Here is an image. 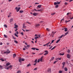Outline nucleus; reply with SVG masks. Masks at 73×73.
<instances>
[{
  "instance_id": "nucleus-19",
  "label": "nucleus",
  "mask_w": 73,
  "mask_h": 73,
  "mask_svg": "<svg viewBox=\"0 0 73 73\" xmlns=\"http://www.w3.org/2000/svg\"><path fill=\"white\" fill-rule=\"evenodd\" d=\"M3 66H1L0 65V69H3Z\"/></svg>"
},
{
  "instance_id": "nucleus-55",
  "label": "nucleus",
  "mask_w": 73,
  "mask_h": 73,
  "mask_svg": "<svg viewBox=\"0 0 73 73\" xmlns=\"http://www.w3.org/2000/svg\"><path fill=\"white\" fill-rule=\"evenodd\" d=\"M40 60L39 59H38V61H37V62H40Z\"/></svg>"
},
{
  "instance_id": "nucleus-58",
  "label": "nucleus",
  "mask_w": 73,
  "mask_h": 73,
  "mask_svg": "<svg viewBox=\"0 0 73 73\" xmlns=\"http://www.w3.org/2000/svg\"><path fill=\"white\" fill-rule=\"evenodd\" d=\"M38 36L40 38V37H41V35L40 34H38Z\"/></svg>"
},
{
  "instance_id": "nucleus-10",
  "label": "nucleus",
  "mask_w": 73,
  "mask_h": 73,
  "mask_svg": "<svg viewBox=\"0 0 73 73\" xmlns=\"http://www.w3.org/2000/svg\"><path fill=\"white\" fill-rule=\"evenodd\" d=\"M22 61V60L21 59V58H20L19 59V62H20V63H21V62Z\"/></svg>"
},
{
  "instance_id": "nucleus-28",
  "label": "nucleus",
  "mask_w": 73,
  "mask_h": 73,
  "mask_svg": "<svg viewBox=\"0 0 73 73\" xmlns=\"http://www.w3.org/2000/svg\"><path fill=\"white\" fill-rule=\"evenodd\" d=\"M47 31H48V32H49V31H50V29H49L48 28H47L46 29Z\"/></svg>"
},
{
  "instance_id": "nucleus-34",
  "label": "nucleus",
  "mask_w": 73,
  "mask_h": 73,
  "mask_svg": "<svg viewBox=\"0 0 73 73\" xmlns=\"http://www.w3.org/2000/svg\"><path fill=\"white\" fill-rule=\"evenodd\" d=\"M48 54V52H47L45 53L44 54V56H45L46 55V54Z\"/></svg>"
},
{
  "instance_id": "nucleus-62",
  "label": "nucleus",
  "mask_w": 73,
  "mask_h": 73,
  "mask_svg": "<svg viewBox=\"0 0 73 73\" xmlns=\"http://www.w3.org/2000/svg\"><path fill=\"white\" fill-rule=\"evenodd\" d=\"M64 4L65 5H67V4H68V3H66V2H65L64 3Z\"/></svg>"
},
{
  "instance_id": "nucleus-61",
  "label": "nucleus",
  "mask_w": 73,
  "mask_h": 73,
  "mask_svg": "<svg viewBox=\"0 0 73 73\" xmlns=\"http://www.w3.org/2000/svg\"><path fill=\"white\" fill-rule=\"evenodd\" d=\"M37 68H35L34 69V70H37Z\"/></svg>"
},
{
  "instance_id": "nucleus-30",
  "label": "nucleus",
  "mask_w": 73,
  "mask_h": 73,
  "mask_svg": "<svg viewBox=\"0 0 73 73\" xmlns=\"http://www.w3.org/2000/svg\"><path fill=\"white\" fill-rule=\"evenodd\" d=\"M38 37H38V36L35 37L34 38H35V39H36H36L37 38H38Z\"/></svg>"
},
{
  "instance_id": "nucleus-53",
  "label": "nucleus",
  "mask_w": 73,
  "mask_h": 73,
  "mask_svg": "<svg viewBox=\"0 0 73 73\" xmlns=\"http://www.w3.org/2000/svg\"><path fill=\"white\" fill-rule=\"evenodd\" d=\"M15 34H17V35H18V34H19V32H18V31H17L16 32V33Z\"/></svg>"
},
{
  "instance_id": "nucleus-13",
  "label": "nucleus",
  "mask_w": 73,
  "mask_h": 73,
  "mask_svg": "<svg viewBox=\"0 0 73 73\" xmlns=\"http://www.w3.org/2000/svg\"><path fill=\"white\" fill-rule=\"evenodd\" d=\"M34 62V63H37V59H36L35 60V61Z\"/></svg>"
},
{
  "instance_id": "nucleus-15",
  "label": "nucleus",
  "mask_w": 73,
  "mask_h": 73,
  "mask_svg": "<svg viewBox=\"0 0 73 73\" xmlns=\"http://www.w3.org/2000/svg\"><path fill=\"white\" fill-rule=\"evenodd\" d=\"M60 40H61V39H59L58 40H57V41H56V43H58V42H59V41H60Z\"/></svg>"
},
{
  "instance_id": "nucleus-2",
  "label": "nucleus",
  "mask_w": 73,
  "mask_h": 73,
  "mask_svg": "<svg viewBox=\"0 0 73 73\" xmlns=\"http://www.w3.org/2000/svg\"><path fill=\"white\" fill-rule=\"evenodd\" d=\"M21 9V8L20 7H19L18 8L17 7H16L15 8V9L16 10L17 12H19V11H20V9Z\"/></svg>"
},
{
  "instance_id": "nucleus-56",
  "label": "nucleus",
  "mask_w": 73,
  "mask_h": 73,
  "mask_svg": "<svg viewBox=\"0 0 73 73\" xmlns=\"http://www.w3.org/2000/svg\"><path fill=\"white\" fill-rule=\"evenodd\" d=\"M17 72H18V73H21V71H20V70H18V71H17Z\"/></svg>"
},
{
  "instance_id": "nucleus-64",
  "label": "nucleus",
  "mask_w": 73,
  "mask_h": 73,
  "mask_svg": "<svg viewBox=\"0 0 73 73\" xmlns=\"http://www.w3.org/2000/svg\"><path fill=\"white\" fill-rule=\"evenodd\" d=\"M36 64H37V63H34L33 64V65H35H35H36Z\"/></svg>"
},
{
  "instance_id": "nucleus-1",
  "label": "nucleus",
  "mask_w": 73,
  "mask_h": 73,
  "mask_svg": "<svg viewBox=\"0 0 73 73\" xmlns=\"http://www.w3.org/2000/svg\"><path fill=\"white\" fill-rule=\"evenodd\" d=\"M11 53V51H6L5 52H4V51H2L1 52V54H4V53Z\"/></svg>"
},
{
  "instance_id": "nucleus-20",
  "label": "nucleus",
  "mask_w": 73,
  "mask_h": 73,
  "mask_svg": "<svg viewBox=\"0 0 73 73\" xmlns=\"http://www.w3.org/2000/svg\"><path fill=\"white\" fill-rule=\"evenodd\" d=\"M63 36H64V35H62L61 36H60L59 37L60 38H62Z\"/></svg>"
},
{
  "instance_id": "nucleus-9",
  "label": "nucleus",
  "mask_w": 73,
  "mask_h": 73,
  "mask_svg": "<svg viewBox=\"0 0 73 73\" xmlns=\"http://www.w3.org/2000/svg\"><path fill=\"white\" fill-rule=\"evenodd\" d=\"M69 33V31H67V32L65 33V35H64V36H65L66 35H68V33Z\"/></svg>"
},
{
  "instance_id": "nucleus-44",
  "label": "nucleus",
  "mask_w": 73,
  "mask_h": 73,
  "mask_svg": "<svg viewBox=\"0 0 73 73\" xmlns=\"http://www.w3.org/2000/svg\"><path fill=\"white\" fill-rule=\"evenodd\" d=\"M15 35L16 37H18V35H16V34H15Z\"/></svg>"
},
{
  "instance_id": "nucleus-36",
  "label": "nucleus",
  "mask_w": 73,
  "mask_h": 73,
  "mask_svg": "<svg viewBox=\"0 0 73 73\" xmlns=\"http://www.w3.org/2000/svg\"><path fill=\"white\" fill-rule=\"evenodd\" d=\"M4 36L5 38H7V36L5 35H4Z\"/></svg>"
},
{
  "instance_id": "nucleus-6",
  "label": "nucleus",
  "mask_w": 73,
  "mask_h": 73,
  "mask_svg": "<svg viewBox=\"0 0 73 73\" xmlns=\"http://www.w3.org/2000/svg\"><path fill=\"white\" fill-rule=\"evenodd\" d=\"M47 72L48 73H50V72H51V69L50 68L48 69L47 70Z\"/></svg>"
},
{
  "instance_id": "nucleus-49",
  "label": "nucleus",
  "mask_w": 73,
  "mask_h": 73,
  "mask_svg": "<svg viewBox=\"0 0 73 73\" xmlns=\"http://www.w3.org/2000/svg\"><path fill=\"white\" fill-rule=\"evenodd\" d=\"M67 52H68V53H70V50H68L67 51Z\"/></svg>"
},
{
  "instance_id": "nucleus-7",
  "label": "nucleus",
  "mask_w": 73,
  "mask_h": 73,
  "mask_svg": "<svg viewBox=\"0 0 73 73\" xmlns=\"http://www.w3.org/2000/svg\"><path fill=\"white\" fill-rule=\"evenodd\" d=\"M42 58H43V56H42L40 59H39L40 62L42 61Z\"/></svg>"
},
{
  "instance_id": "nucleus-33",
  "label": "nucleus",
  "mask_w": 73,
  "mask_h": 73,
  "mask_svg": "<svg viewBox=\"0 0 73 73\" xmlns=\"http://www.w3.org/2000/svg\"><path fill=\"white\" fill-rule=\"evenodd\" d=\"M65 62H64L62 63V65H63L65 66Z\"/></svg>"
},
{
  "instance_id": "nucleus-37",
  "label": "nucleus",
  "mask_w": 73,
  "mask_h": 73,
  "mask_svg": "<svg viewBox=\"0 0 73 73\" xmlns=\"http://www.w3.org/2000/svg\"><path fill=\"white\" fill-rule=\"evenodd\" d=\"M71 13H67V15H69V14H71Z\"/></svg>"
},
{
  "instance_id": "nucleus-27",
  "label": "nucleus",
  "mask_w": 73,
  "mask_h": 73,
  "mask_svg": "<svg viewBox=\"0 0 73 73\" xmlns=\"http://www.w3.org/2000/svg\"><path fill=\"white\" fill-rule=\"evenodd\" d=\"M14 42H15L16 43V44H18V42H17V41L16 40H14Z\"/></svg>"
},
{
  "instance_id": "nucleus-14",
  "label": "nucleus",
  "mask_w": 73,
  "mask_h": 73,
  "mask_svg": "<svg viewBox=\"0 0 73 73\" xmlns=\"http://www.w3.org/2000/svg\"><path fill=\"white\" fill-rule=\"evenodd\" d=\"M37 7L39 8H40L41 7V5H39L37 6Z\"/></svg>"
},
{
  "instance_id": "nucleus-46",
  "label": "nucleus",
  "mask_w": 73,
  "mask_h": 73,
  "mask_svg": "<svg viewBox=\"0 0 73 73\" xmlns=\"http://www.w3.org/2000/svg\"><path fill=\"white\" fill-rule=\"evenodd\" d=\"M57 4H60V2H58V1H57Z\"/></svg>"
},
{
  "instance_id": "nucleus-57",
  "label": "nucleus",
  "mask_w": 73,
  "mask_h": 73,
  "mask_svg": "<svg viewBox=\"0 0 73 73\" xmlns=\"http://www.w3.org/2000/svg\"><path fill=\"white\" fill-rule=\"evenodd\" d=\"M63 21H64V19H62L60 21V23H61V22H62V21H63Z\"/></svg>"
},
{
  "instance_id": "nucleus-12",
  "label": "nucleus",
  "mask_w": 73,
  "mask_h": 73,
  "mask_svg": "<svg viewBox=\"0 0 73 73\" xmlns=\"http://www.w3.org/2000/svg\"><path fill=\"white\" fill-rule=\"evenodd\" d=\"M13 58H15V57H16V55L15 54H13Z\"/></svg>"
},
{
  "instance_id": "nucleus-31",
  "label": "nucleus",
  "mask_w": 73,
  "mask_h": 73,
  "mask_svg": "<svg viewBox=\"0 0 73 73\" xmlns=\"http://www.w3.org/2000/svg\"><path fill=\"white\" fill-rule=\"evenodd\" d=\"M54 57H52L51 59V61H52L53 60H54Z\"/></svg>"
},
{
  "instance_id": "nucleus-54",
  "label": "nucleus",
  "mask_w": 73,
  "mask_h": 73,
  "mask_svg": "<svg viewBox=\"0 0 73 73\" xmlns=\"http://www.w3.org/2000/svg\"><path fill=\"white\" fill-rule=\"evenodd\" d=\"M27 48H29L30 47V45H27Z\"/></svg>"
},
{
  "instance_id": "nucleus-35",
  "label": "nucleus",
  "mask_w": 73,
  "mask_h": 73,
  "mask_svg": "<svg viewBox=\"0 0 73 73\" xmlns=\"http://www.w3.org/2000/svg\"><path fill=\"white\" fill-rule=\"evenodd\" d=\"M55 14H56V13H52L51 14V15H52V16H53V15H55Z\"/></svg>"
},
{
  "instance_id": "nucleus-16",
  "label": "nucleus",
  "mask_w": 73,
  "mask_h": 73,
  "mask_svg": "<svg viewBox=\"0 0 73 73\" xmlns=\"http://www.w3.org/2000/svg\"><path fill=\"white\" fill-rule=\"evenodd\" d=\"M64 31L65 32H67V31H68V29L66 28H64Z\"/></svg>"
},
{
  "instance_id": "nucleus-11",
  "label": "nucleus",
  "mask_w": 73,
  "mask_h": 73,
  "mask_svg": "<svg viewBox=\"0 0 73 73\" xmlns=\"http://www.w3.org/2000/svg\"><path fill=\"white\" fill-rule=\"evenodd\" d=\"M6 66H9V65H11V63L9 62H8L6 64Z\"/></svg>"
},
{
  "instance_id": "nucleus-52",
  "label": "nucleus",
  "mask_w": 73,
  "mask_h": 73,
  "mask_svg": "<svg viewBox=\"0 0 73 73\" xmlns=\"http://www.w3.org/2000/svg\"><path fill=\"white\" fill-rule=\"evenodd\" d=\"M21 35H24V33H23V32L21 33Z\"/></svg>"
},
{
  "instance_id": "nucleus-43",
  "label": "nucleus",
  "mask_w": 73,
  "mask_h": 73,
  "mask_svg": "<svg viewBox=\"0 0 73 73\" xmlns=\"http://www.w3.org/2000/svg\"><path fill=\"white\" fill-rule=\"evenodd\" d=\"M54 5H57V2H54Z\"/></svg>"
},
{
  "instance_id": "nucleus-29",
  "label": "nucleus",
  "mask_w": 73,
  "mask_h": 73,
  "mask_svg": "<svg viewBox=\"0 0 73 73\" xmlns=\"http://www.w3.org/2000/svg\"><path fill=\"white\" fill-rule=\"evenodd\" d=\"M43 11L42 9H40V10H37V11H38V12H40V11Z\"/></svg>"
},
{
  "instance_id": "nucleus-3",
  "label": "nucleus",
  "mask_w": 73,
  "mask_h": 73,
  "mask_svg": "<svg viewBox=\"0 0 73 73\" xmlns=\"http://www.w3.org/2000/svg\"><path fill=\"white\" fill-rule=\"evenodd\" d=\"M13 66L12 65H10L7 68H5V69H7V70H8L9 69H10Z\"/></svg>"
},
{
  "instance_id": "nucleus-25",
  "label": "nucleus",
  "mask_w": 73,
  "mask_h": 73,
  "mask_svg": "<svg viewBox=\"0 0 73 73\" xmlns=\"http://www.w3.org/2000/svg\"><path fill=\"white\" fill-rule=\"evenodd\" d=\"M24 12L22 10H21L19 11V12L21 13H23Z\"/></svg>"
},
{
  "instance_id": "nucleus-51",
  "label": "nucleus",
  "mask_w": 73,
  "mask_h": 73,
  "mask_svg": "<svg viewBox=\"0 0 73 73\" xmlns=\"http://www.w3.org/2000/svg\"><path fill=\"white\" fill-rule=\"evenodd\" d=\"M31 49H33V50H35V49H36V48H31Z\"/></svg>"
},
{
  "instance_id": "nucleus-39",
  "label": "nucleus",
  "mask_w": 73,
  "mask_h": 73,
  "mask_svg": "<svg viewBox=\"0 0 73 73\" xmlns=\"http://www.w3.org/2000/svg\"><path fill=\"white\" fill-rule=\"evenodd\" d=\"M0 60H1L2 61H4V60H3V58L1 59Z\"/></svg>"
},
{
  "instance_id": "nucleus-26",
  "label": "nucleus",
  "mask_w": 73,
  "mask_h": 73,
  "mask_svg": "<svg viewBox=\"0 0 73 73\" xmlns=\"http://www.w3.org/2000/svg\"><path fill=\"white\" fill-rule=\"evenodd\" d=\"M64 70L65 71H68V69L66 68L65 67L64 68Z\"/></svg>"
},
{
  "instance_id": "nucleus-47",
  "label": "nucleus",
  "mask_w": 73,
  "mask_h": 73,
  "mask_svg": "<svg viewBox=\"0 0 73 73\" xmlns=\"http://www.w3.org/2000/svg\"><path fill=\"white\" fill-rule=\"evenodd\" d=\"M26 23H27L28 24H31V23H29V22H28V21L26 22Z\"/></svg>"
},
{
  "instance_id": "nucleus-48",
  "label": "nucleus",
  "mask_w": 73,
  "mask_h": 73,
  "mask_svg": "<svg viewBox=\"0 0 73 73\" xmlns=\"http://www.w3.org/2000/svg\"><path fill=\"white\" fill-rule=\"evenodd\" d=\"M23 28H24V27H25V23H24L23 24Z\"/></svg>"
},
{
  "instance_id": "nucleus-63",
  "label": "nucleus",
  "mask_w": 73,
  "mask_h": 73,
  "mask_svg": "<svg viewBox=\"0 0 73 73\" xmlns=\"http://www.w3.org/2000/svg\"><path fill=\"white\" fill-rule=\"evenodd\" d=\"M3 45V43H2V42H0V45Z\"/></svg>"
},
{
  "instance_id": "nucleus-5",
  "label": "nucleus",
  "mask_w": 73,
  "mask_h": 73,
  "mask_svg": "<svg viewBox=\"0 0 73 73\" xmlns=\"http://www.w3.org/2000/svg\"><path fill=\"white\" fill-rule=\"evenodd\" d=\"M15 27H14V28L15 29H17V28H18V25H16V24H15Z\"/></svg>"
},
{
  "instance_id": "nucleus-18",
  "label": "nucleus",
  "mask_w": 73,
  "mask_h": 73,
  "mask_svg": "<svg viewBox=\"0 0 73 73\" xmlns=\"http://www.w3.org/2000/svg\"><path fill=\"white\" fill-rule=\"evenodd\" d=\"M35 26H36V27H40V24H36L35 25Z\"/></svg>"
},
{
  "instance_id": "nucleus-22",
  "label": "nucleus",
  "mask_w": 73,
  "mask_h": 73,
  "mask_svg": "<svg viewBox=\"0 0 73 73\" xmlns=\"http://www.w3.org/2000/svg\"><path fill=\"white\" fill-rule=\"evenodd\" d=\"M12 36V37H13V38L14 39V40H16V38H15V37L14 36Z\"/></svg>"
},
{
  "instance_id": "nucleus-45",
  "label": "nucleus",
  "mask_w": 73,
  "mask_h": 73,
  "mask_svg": "<svg viewBox=\"0 0 73 73\" xmlns=\"http://www.w3.org/2000/svg\"><path fill=\"white\" fill-rule=\"evenodd\" d=\"M70 21V20L69 21H66V23H68V22H69V21Z\"/></svg>"
},
{
  "instance_id": "nucleus-8",
  "label": "nucleus",
  "mask_w": 73,
  "mask_h": 73,
  "mask_svg": "<svg viewBox=\"0 0 73 73\" xmlns=\"http://www.w3.org/2000/svg\"><path fill=\"white\" fill-rule=\"evenodd\" d=\"M67 56L68 58H70V55L69 54H67Z\"/></svg>"
},
{
  "instance_id": "nucleus-59",
  "label": "nucleus",
  "mask_w": 73,
  "mask_h": 73,
  "mask_svg": "<svg viewBox=\"0 0 73 73\" xmlns=\"http://www.w3.org/2000/svg\"><path fill=\"white\" fill-rule=\"evenodd\" d=\"M11 17V15H8V17Z\"/></svg>"
},
{
  "instance_id": "nucleus-21",
  "label": "nucleus",
  "mask_w": 73,
  "mask_h": 73,
  "mask_svg": "<svg viewBox=\"0 0 73 73\" xmlns=\"http://www.w3.org/2000/svg\"><path fill=\"white\" fill-rule=\"evenodd\" d=\"M59 73H62V71L61 70H59L58 71Z\"/></svg>"
},
{
  "instance_id": "nucleus-32",
  "label": "nucleus",
  "mask_w": 73,
  "mask_h": 73,
  "mask_svg": "<svg viewBox=\"0 0 73 73\" xmlns=\"http://www.w3.org/2000/svg\"><path fill=\"white\" fill-rule=\"evenodd\" d=\"M56 48V46H54V47H53V48H52L51 49V50L54 49V48Z\"/></svg>"
},
{
  "instance_id": "nucleus-17",
  "label": "nucleus",
  "mask_w": 73,
  "mask_h": 73,
  "mask_svg": "<svg viewBox=\"0 0 73 73\" xmlns=\"http://www.w3.org/2000/svg\"><path fill=\"white\" fill-rule=\"evenodd\" d=\"M13 18L10 19V23H11V22H12V21H13Z\"/></svg>"
},
{
  "instance_id": "nucleus-41",
  "label": "nucleus",
  "mask_w": 73,
  "mask_h": 73,
  "mask_svg": "<svg viewBox=\"0 0 73 73\" xmlns=\"http://www.w3.org/2000/svg\"><path fill=\"white\" fill-rule=\"evenodd\" d=\"M58 5H57L55 6V7L56 8H58Z\"/></svg>"
},
{
  "instance_id": "nucleus-60",
  "label": "nucleus",
  "mask_w": 73,
  "mask_h": 73,
  "mask_svg": "<svg viewBox=\"0 0 73 73\" xmlns=\"http://www.w3.org/2000/svg\"><path fill=\"white\" fill-rule=\"evenodd\" d=\"M57 62V61H56L55 62H54V64H56V62Z\"/></svg>"
},
{
  "instance_id": "nucleus-42",
  "label": "nucleus",
  "mask_w": 73,
  "mask_h": 73,
  "mask_svg": "<svg viewBox=\"0 0 73 73\" xmlns=\"http://www.w3.org/2000/svg\"><path fill=\"white\" fill-rule=\"evenodd\" d=\"M21 59L22 61H25V59L22 58H21Z\"/></svg>"
},
{
  "instance_id": "nucleus-23",
  "label": "nucleus",
  "mask_w": 73,
  "mask_h": 73,
  "mask_svg": "<svg viewBox=\"0 0 73 73\" xmlns=\"http://www.w3.org/2000/svg\"><path fill=\"white\" fill-rule=\"evenodd\" d=\"M31 66V64H29L27 65V67H29V66Z\"/></svg>"
},
{
  "instance_id": "nucleus-40",
  "label": "nucleus",
  "mask_w": 73,
  "mask_h": 73,
  "mask_svg": "<svg viewBox=\"0 0 73 73\" xmlns=\"http://www.w3.org/2000/svg\"><path fill=\"white\" fill-rule=\"evenodd\" d=\"M53 48V46H51L49 48V49H50L51 48Z\"/></svg>"
},
{
  "instance_id": "nucleus-24",
  "label": "nucleus",
  "mask_w": 73,
  "mask_h": 73,
  "mask_svg": "<svg viewBox=\"0 0 73 73\" xmlns=\"http://www.w3.org/2000/svg\"><path fill=\"white\" fill-rule=\"evenodd\" d=\"M59 54L60 56H64V53L61 54V53H60Z\"/></svg>"
},
{
  "instance_id": "nucleus-4",
  "label": "nucleus",
  "mask_w": 73,
  "mask_h": 73,
  "mask_svg": "<svg viewBox=\"0 0 73 73\" xmlns=\"http://www.w3.org/2000/svg\"><path fill=\"white\" fill-rule=\"evenodd\" d=\"M33 16H37V15H38V13H33Z\"/></svg>"
},
{
  "instance_id": "nucleus-50",
  "label": "nucleus",
  "mask_w": 73,
  "mask_h": 73,
  "mask_svg": "<svg viewBox=\"0 0 73 73\" xmlns=\"http://www.w3.org/2000/svg\"><path fill=\"white\" fill-rule=\"evenodd\" d=\"M54 40H52V41L51 43H53V42H54Z\"/></svg>"
},
{
  "instance_id": "nucleus-38",
  "label": "nucleus",
  "mask_w": 73,
  "mask_h": 73,
  "mask_svg": "<svg viewBox=\"0 0 73 73\" xmlns=\"http://www.w3.org/2000/svg\"><path fill=\"white\" fill-rule=\"evenodd\" d=\"M4 27H5V28H7V26L6 25H4Z\"/></svg>"
}]
</instances>
